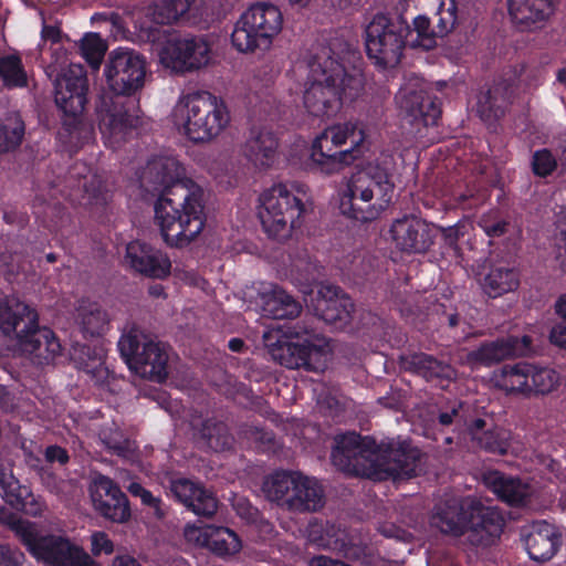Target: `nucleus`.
<instances>
[{
	"label": "nucleus",
	"instance_id": "obj_15",
	"mask_svg": "<svg viewBox=\"0 0 566 566\" xmlns=\"http://www.w3.org/2000/svg\"><path fill=\"white\" fill-rule=\"evenodd\" d=\"M155 52L165 69L180 74L206 67L212 60L211 45L201 35L168 34Z\"/></svg>",
	"mask_w": 566,
	"mask_h": 566
},
{
	"label": "nucleus",
	"instance_id": "obj_22",
	"mask_svg": "<svg viewBox=\"0 0 566 566\" xmlns=\"http://www.w3.org/2000/svg\"><path fill=\"white\" fill-rule=\"evenodd\" d=\"M255 291L254 308L263 316L275 319L293 318L301 312L300 303L275 283L261 282Z\"/></svg>",
	"mask_w": 566,
	"mask_h": 566
},
{
	"label": "nucleus",
	"instance_id": "obj_14",
	"mask_svg": "<svg viewBox=\"0 0 566 566\" xmlns=\"http://www.w3.org/2000/svg\"><path fill=\"white\" fill-rule=\"evenodd\" d=\"M492 382L506 394L531 397L556 390L560 385V376L552 368L520 361L495 370Z\"/></svg>",
	"mask_w": 566,
	"mask_h": 566
},
{
	"label": "nucleus",
	"instance_id": "obj_16",
	"mask_svg": "<svg viewBox=\"0 0 566 566\" xmlns=\"http://www.w3.org/2000/svg\"><path fill=\"white\" fill-rule=\"evenodd\" d=\"M104 74L116 95H130L144 86L146 63L137 52L119 48L111 52Z\"/></svg>",
	"mask_w": 566,
	"mask_h": 566
},
{
	"label": "nucleus",
	"instance_id": "obj_23",
	"mask_svg": "<svg viewBox=\"0 0 566 566\" xmlns=\"http://www.w3.org/2000/svg\"><path fill=\"white\" fill-rule=\"evenodd\" d=\"M522 541L528 556L536 562L551 559L562 543L556 527L545 521H538L524 527Z\"/></svg>",
	"mask_w": 566,
	"mask_h": 566
},
{
	"label": "nucleus",
	"instance_id": "obj_54",
	"mask_svg": "<svg viewBox=\"0 0 566 566\" xmlns=\"http://www.w3.org/2000/svg\"><path fill=\"white\" fill-rule=\"evenodd\" d=\"M531 164L534 175L538 177H547L552 175L559 166L554 154L547 148L534 151Z\"/></svg>",
	"mask_w": 566,
	"mask_h": 566
},
{
	"label": "nucleus",
	"instance_id": "obj_51",
	"mask_svg": "<svg viewBox=\"0 0 566 566\" xmlns=\"http://www.w3.org/2000/svg\"><path fill=\"white\" fill-rule=\"evenodd\" d=\"M101 438L108 449L123 458H130L136 450L135 443L124 438L117 428L102 430Z\"/></svg>",
	"mask_w": 566,
	"mask_h": 566
},
{
	"label": "nucleus",
	"instance_id": "obj_30",
	"mask_svg": "<svg viewBox=\"0 0 566 566\" xmlns=\"http://www.w3.org/2000/svg\"><path fill=\"white\" fill-rule=\"evenodd\" d=\"M552 12V0H509L510 17L523 31L541 28Z\"/></svg>",
	"mask_w": 566,
	"mask_h": 566
},
{
	"label": "nucleus",
	"instance_id": "obj_10",
	"mask_svg": "<svg viewBox=\"0 0 566 566\" xmlns=\"http://www.w3.org/2000/svg\"><path fill=\"white\" fill-rule=\"evenodd\" d=\"M410 25L400 17L376 13L365 27V48L368 59L378 67L399 64L407 45Z\"/></svg>",
	"mask_w": 566,
	"mask_h": 566
},
{
	"label": "nucleus",
	"instance_id": "obj_62",
	"mask_svg": "<svg viewBox=\"0 0 566 566\" xmlns=\"http://www.w3.org/2000/svg\"><path fill=\"white\" fill-rule=\"evenodd\" d=\"M24 555L10 546L0 545V566H22Z\"/></svg>",
	"mask_w": 566,
	"mask_h": 566
},
{
	"label": "nucleus",
	"instance_id": "obj_2",
	"mask_svg": "<svg viewBox=\"0 0 566 566\" xmlns=\"http://www.w3.org/2000/svg\"><path fill=\"white\" fill-rule=\"evenodd\" d=\"M332 462L340 471L371 479L410 478L417 474L420 451L406 440L377 443L370 437L355 432L338 434L334 439Z\"/></svg>",
	"mask_w": 566,
	"mask_h": 566
},
{
	"label": "nucleus",
	"instance_id": "obj_32",
	"mask_svg": "<svg viewBox=\"0 0 566 566\" xmlns=\"http://www.w3.org/2000/svg\"><path fill=\"white\" fill-rule=\"evenodd\" d=\"M286 503L291 512H315L324 504L323 489L315 479L297 472L292 495Z\"/></svg>",
	"mask_w": 566,
	"mask_h": 566
},
{
	"label": "nucleus",
	"instance_id": "obj_39",
	"mask_svg": "<svg viewBox=\"0 0 566 566\" xmlns=\"http://www.w3.org/2000/svg\"><path fill=\"white\" fill-rule=\"evenodd\" d=\"M412 3L416 9L434 8L437 29L440 35L449 34L457 24L458 8L455 0H405Z\"/></svg>",
	"mask_w": 566,
	"mask_h": 566
},
{
	"label": "nucleus",
	"instance_id": "obj_29",
	"mask_svg": "<svg viewBox=\"0 0 566 566\" xmlns=\"http://www.w3.org/2000/svg\"><path fill=\"white\" fill-rule=\"evenodd\" d=\"M310 306L317 316L329 324L346 323L353 308L350 300L340 295L339 290L332 285H322Z\"/></svg>",
	"mask_w": 566,
	"mask_h": 566
},
{
	"label": "nucleus",
	"instance_id": "obj_49",
	"mask_svg": "<svg viewBox=\"0 0 566 566\" xmlns=\"http://www.w3.org/2000/svg\"><path fill=\"white\" fill-rule=\"evenodd\" d=\"M192 0H163L153 10V18L158 24H169L188 12Z\"/></svg>",
	"mask_w": 566,
	"mask_h": 566
},
{
	"label": "nucleus",
	"instance_id": "obj_11",
	"mask_svg": "<svg viewBox=\"0 0 566 566\" xmlns=\"http://www.w3.org/2000/svg\"><path fill=\"white\" fill-rule=\"evenodd\" d=\"M13 528L28 551L52 566H102L81 546L60 535H41L28 521H18Z\"/></svg>",
	"mask_w": 566,
	"mask_h": 566
},
{
	"label": "nucleus",
	"instance_id": "obj_63",
	"mask_svg": "<svg viewBox=\"0 0 566 566\" xmlns=\"http://www.w3.org/2000/svg\"><path fill=\"white\" fill-rule=\"evenodd\" d=\"M549 340L554 345L566 349V322H560L553 326L549 333Z\"/></svg>",
	"mask_w": 566,
	"mask_h": 566
},
{
	"label": "nucleus",
	"instance_id": "obj_1",
	"mask_svg": "<svg viewBox=\"0 0 566 566\" xmlns=\"http://www.w3.org/2000/svg\"><path fill=\"white\" fill-rule=\"evenodd\" d=\"M357 53L340 38L319 45L307 63L303 107L316 118L337 114L343 103L356 99L364 90L361 72L354 66Z\"/></svg>",
	"mask_w": 566,
	"mask_h": 566
},
{
	"label": "nucleus",
	"instance_id": "obj_60",
	"mask_svg": "<svg viewBox=\"0 0 566 566\" xmlns=\"http://www.w3.org/2000/svg\"><path fill=\"white\" fill-rule=\"evenodd\" d=\"M233 507L237 514L247 523L255 524L260 521V513L258 509L244 497H238L233 502Z\"/></svg>",
	"mask_w": 566,
	"mask_h": 566
},
{
	"label": "nucleus",
	"instance_id": "obj_18",
	"mask_svg": "<svg viewBox=\"0 0 566 566\" xmlns=\"http://www.w3.org/2000/svg\"><path fill=\"white\" fill-rule=\"evenodd\" d=\"M39 325L36 311L15 296L0 301V331L12 349Z\"/></svg>",
	"mask_w": 566,
	"mask_h": 566
},
{
	"label": "nucleus",
	"instance_id": "obj_34",
	"mask_svg": "<svg viewBox=\"0 0 566 566\" xmlns=\"http://www.w3.org/2000/svg\"><path fill=\"white\" fill-rule=\"evenodd\" d=\"M513 94L514 88L511 84L499 83L478 96L476 111L485 120L497 118L504 114Z\"/></svg>",
	"mask_w": 566,
	"mask_h": 566
},
{
	"label": "nucleus",
	"instance_id": "obj_12",
	"mask_svg": "<svg viewBox=\"0 0 566 566\" xmlns=\"http://www.w3.org/2000/svg\"><path fill=\"white\" fill-rule=\"evenodd\" d=\"M282 27L283 15L275 4L256 2L249 7L234 24L231 34L232 45L242 53L266 50Z\"/></svg>",
	"mask_w": 566,
	"mask_h": 566
},
{
	"label": "nucleus",
	"instance_id": "obj_7",
	"mask_svg": "<svg viewBox=\"0 0 566 566\" xmlns=\"http://www.w3.org/2000/svg\"><path fill=\"white\" fill-rule=\"evenodd\" d=\"M431 524L442 533L455 536L470 531L486 545L500 535L503 520L494 509L474 497L452 496L436 505Z\"/></svg>",
	"mask_w": 566,
	"mask_h": 566
},
{
	"label": "nucleus",
	"instance_id": "obj_55",
	"mask_svg": "<svg viewBox=\"0 0 566 566\" xmlns=\"http://www.w3.org/2000/svg\"><path fill=\"white\" fill-rule=\"evenodd\" d=\"M556 229L555 260L558 266L566 272V206L557 214Z\"/></svg>",
	"mask_w": 566,
	"mask_h": 566
},
{
	"label": "nucleus",
	"instance_id": "obj_45",
	"mask_svg": "<svg viewBox=\"0 0 566 566\" xmlns=\"http://www.w3.org/2000/svg\"><path fill=\"white\" fill-rule=\"evenodd\" d=\"M29 494V488L21 485L14 476L12 469L0 465V496L11 507L21 504L24 496Z\"/></svg>",
	"mask_w": 566,
	"mask_h": 566
},
{
	"label": "nucleus",
	"instance_id": "obj_4",
	"mask_svg": "<svg viewBox=\"0 0 566 566\" xmlns=\"http://www.w3.org/2000/svg\"><path fill=\"white\" fill-rule=\"evenodd\" d=\"M154 211L164 241L175 248L187 247L206 227L205 191L195 184H176L158 197Z\"/></svg>",
	"mask_w": 566,
	"mask_h": 566
},
{
	"label": "nucleus",
	"instance_id": "obj_25",
	"mask_svg": "<svg viewBox=\"0 0 566 566\" xmlns=\"http://www.w3.org/2000/svg\"><path fill=\"white\" fill-rule=\"evenodd\" d=\"M350 151L340 149L329 128L326 127L312 143L311 159L322 172L331 175L344 165L353 163Z\"/></svg>",
	"mask_w": 566,
	"mask_h": 566
},
{
	"label": "nucleus",
	"instance_id": "obj_38",
	"mask_svg": "<svg viewBox=\"0 0 566 566\" xmlns=\"http://www.w3.org/2000/svg\"><path fill=\"white\" fill-rule=\"evenodd\" d=\"M329 133L335 137L336 144L339 148L349 144V147L345 150H352L350 157L353 161L356 160L364 151L366 133L355 122L338 123L328 126Z\"/></svg>",
	"mask_w": 566,
	"mask_h": 566
},
{
	"label": "nucleus",
	"instance_id": "obj_31",
	"mask_svg": "<svg viewBox=\"0 0 566 566\" xmlns=\"http://www.w3.org/2000/svg\"><path fill=\"white\" fill-rule=\"evenodd\" d=\"M277 139L265 128H252L243 146V156L256 168L270 167L277 150Z\"/></svg>",
	"mask_w": 566,
	"mask_h": 566
},
{
	"label": "nucleus",
	"instance_id": "obj_42",
	"mask_svg": "<svg viewBox=\"0 0 566 566\" xmlns=\"http://www.w3.org/2000/svg\"><path fill=\"white\" fill-rule=\"evenodd\" d=\"M242 548L239 536L230 528L214 526L211 532L208 549L220 557L233 556Z\"/></svg>",
	"mask_w": 566,
	"mask_h": 566
},
{
	"label": "nucleus",
	"instance_id": "obj_37",
	"mask_svg": "<svg viewBox=\"0 0 566 566\" xmlns=\"http://www.w3.org/2000/svg\"><path fill=\"white\" fill-rule=\"evenodd\" d=\"M297 471H276L265 476L262 483L264 496L276 503L280 507L287 510V503L293 492L295 475Z\"/></svg>",
	"mask_w": 566,
	"mask_h": 566
},
{
	"label": "nucleus",
	"instance_id": "obj_17",
	"mask_svg": "<svg viewBox=\"0 0 566 566\" xmlns=\"http://www.w3.org/2000/svg\"><path fill=\"white\" fill-rule=\"evenodd\" d=\"M396 101L410 120L420 122L424 126L434 125L440 116L439 104L429 96L427 84L418 76L406 80Z\"/></svg>",
	"mask_w": 566,
	"mask_h": 566
},
{
	"label": "nucleus",
	"instance_id": "obj_27",
	"mask_svg": "<svg viewBox=\"0 0 566 566\" xmlns=\"http://www.w3.org/2000/svg\"><path fill=\"white\" fill-rule=\"evenodd\" d=\"M12 350L27 356L36 365H46L60 355L61 345L52 331L38 325L30 336L17 343Z\"/></svg>",
	"mask_w": 566,
	"mask_h": 566
},
{
	"label": "nucleus",
	"instance_id": "obj_6",
	"mask_svg": "<svg viewBox=\"0 0 566 566\" xmlns=\"http://www.w3.org/2000/svg\"><path fill=\"white\" fill-rule=\"evenodd\" d=\"M263 338L271 357L290 369L324 371L331 358L329 340L306 327L272 329L264 333Z\"/></svg>",
	"mask_w": 566,
	"mask_h": 566
},
{
	"label": "nucleus",
	"instance_id": "obj_64",
	"mask_svg": "<svg viewBox=\"0 0 566 566\" xmlns=\"http://www.w3.org/2000/svg\"><path fill=\"white\" fill-rule=\"evenodd\" d=\"M63 35L59 27L43 24L41 31V40L43 43L51 42L52 44L56 45L60 44Z\"/></svg>",
	"mask_w": 566,
	"mask_h": 566
},
{
	"label": "nucleus",
	"instance_id": "obj_50",
	"mask_svg": "<svg viewBox=\"0 0 566 566\" xmlns=\"http://www.w3.org/2000/svg\"><path fill=\"white\" fill-rule=\"evenodd\" d=\"M80 50L86 62L98 69L106 52V44L97 33H88L82 38Z\"/></svg>",
	"mask_w": 566,
	"mask_h": 566
},
{
	"label": "nucleus",
	"instance_id": "obj_53",
	"mask_svg": "<svg viewBox=\"0 0 566 566\" xmlns=\"http://www.w3.org/2000/svg\"><path fill=\"white\" fill-rule=\"evenodd\" d=\"M510 433L501 428L486 429L483 438H479V444L485 450L504 454L509 451Z\"/></svg>",
	"mask_w": 566,
	"mask_h": 566
},
{
	"label": "nucleus",
	"instance_id": "obj_33",
	"mask_svg": "<svg viewBox=\"0 0 566 566\" xmlns=\"http://www.w3.org/2000/svg\"><path fill=\"white\" fill-rule=\"evenodd\" d=\"M483 482L499 499L510 505H522L532 494V488L520 479L506 476L499 471H488Z\"/></svg>",
	"mask_w": 566,
	"mask_h": 566
},
{
	"label": "nucleus",
	"instance_id": "obj_46",
	"mask_svg": "<svg viewBox=\"0 0 566 566\" xmlns=\"http://www.w3.org/2000/svg\"><path fill=\"white\" fill-rule=\"evenodd\" d=\"M410 364L417 373L427 379H452L455 377V371L451 366L442 364L434 359L432 356L426 354L413 355L411 357Z\"/></svg>",
	"mask_w": 566,
	"mask_h": 566
},
{
	"label": "nucleus",
	"instance_id": "obj_47",
	"mask_svg": "<svg viewBox=\"0 0 566 566\" xmlns=\"http://www.w3.org/2000/svg\"><path fill=\"white\" fill-rule=\"evenodd\" d=\"M0 78L8 87H23L27 85V73L18 55L0 56Z\"/></svg>",
	"mask_w": 566,
	"mask_h": 566
},
{
	"label": "nucleus",
	"instance_id": "obj_48",
	"mask_svg": "<svg viewBox=\"0 0 566 566\" xmlns=\"http://www.w3.org/2000/svg\"><path fill=\"white\" fill-rule=\"evenodd\" d=\"M308 542L318 547L337 548L340 538L336 536L333 525L324 524L322 521H310L304 530Z\"/></svg>",
	"mask_w": 566,
	"mask_h": 566
},
{
	"label": "nucleus",
	"instance_id": "obj_59",
	"mask_svg": "<svg viewBox=\"0 0 566 566\" xmlns=\"http://www.w3.org/2000/svg\"><path fill=\"white\" fill-rule=\"evenodd\" d=\"M91 553L93 556L102 554L111 555L114 552V543L105 532L96 531L91 534Z\"/></svg>",
	"mask_w": 566,
	"mask_h": 566
},
{
	"label": "nucleus",
	"instance_id": "obj_61",
	"mask_svg": "<svg viewBox=\"0 0 566 566\" xmlns=\"http://www.w3.org/2000/svg\"><path fill=\"white\" fill-rule=\"evenodd\" d=\"M13 509L21 510L32 516H40L46 510V505L41 497L35 496L29 490V494L22 499L21 504L13 506Z\"/></svg>",
	"mask_w": 566,
	"mask_h": 566
},
{
	"label": "nucleus",
	"instance_id": "obj_5",
	"mask_svg": "<svg viewBox=\"0 0 566 566\" xmlns=\"http://www.w3.org/2000/svg\"><path fill=\"white\" fill-rule=\"evenodd\" d=\"M53 61L46 66V74L54 78V97L60 109L67 116L61 136L66 134V143L74 148L90 140L93 129L81 119L86 104L87 78L81 64L71 63L66 66V50L54 49Z\"/></svg>",
	"mask_w": 566,
	"mask_h": 566
},
{
	"label": "nucleus",
	"instance_id": "obj_43",
	"mask_svg": "<svg viewBox=\"0 0 566 566\" xmlns=\"http://www.w3.org/2000/svg\"><path fill=\"white\" fill-rule=\"evenodd\" d=\"M24 135V123L17 113H11L0 119V153L18 147Z\"/></svg>",
	"mask_w": 566,
	"mask_h": 566
},
{
	"label": "nucleus",
	"instance_id": "obj_24",
	"mask_svg": "<svg viewBox=\"0 0 566 566\" xmlns=\"http://www.w3.org/2000/svg\"><path fill=\"white\" fill-rule=\"evenodd\" d=\"M125 262L135 271L157 279L167 276L171 266L163 252L140 241L127 244Z\"/></svg>",
	"mask_w": 566,
	"mask_h": 566
},
{
	"label": "nucleus",
	"instance_id": "obj_28",
	"mask_svg": "<svg viewBox=\"0 0 566 566\" xmlns=\"http://www.w3.org/2000/svg\"><path fill=\"white\" fill-rule=\"evenodd\" d=\"M169 490L177 501L197 515L212 516L217 512L216 497L197 482L188 479L172 480Z\"/></svg>",
	"mask_w": 566,
	"mask_h": 566
},
{
	"label": "nucleus",
	"instance_id": "obj_19",
	"mask_svg": "<svg viewBox=\"0 0 566 566\" xmlns=\"http://www.w3.org/2000/svg\"><path fill=\"white\" fill-rule=\"evenodd\" d=\"M91 499L94 509L112 522L125 523L130 517L127 497L107 476L99 475L94 479Z\"/></svg>",
	"mask_w": 566,
	"mask_h": 566
},
{
	"label": "nucleus",
	"instance_id": "obj_41",
	"mask_svg": "<svg viewBox=\"0 0 566 566\" xmlns=\"http://www.w3.org/2000/svg\"><path fill=\"white\" fill-rule=\"evenodd\" d=\"M518 286L517 273L506 266H494L484 277L483 290L491 297H497L516 290Z\"/></svg>",
	"mask_w": 566,
	"mask_h": 566
},
{
	"label": "nucleus",
	"instance_id": "obj_35",
	"mask_svg": "<svg viewBox=\"0 0 566 566\" xmlns=\"http://www.w3.org/2000/svg\"><path fill=\"white\" fill-rule=\"evenodd\" d=\"M76 323L85 336L97 337L107 333L111 318L95 302L81 301L76 308Z\"/></svg>",
	"mask_w": 566,
	"mask_h": 566
},
{
	"label": "nucleus",
	"instance_id": "obj_52",
	"mask_svg": "<svg viewBox=\"0 0 566 566\" xmlns=\"http://www.w3.org/2000/svg\"><path fill=\"white\" fill-rule=\"evenodd\" d=\"M202 436L207 440L208 447L214 451L226 450L232 444V437L223 423L209 422L205 424Z\"/></svg>",
	"mask_w": 566,
	"mask_h": 566
},
{
	"label": "nucleus",
	"instance_id": "obj_58",
	"mask_svg": "<svg viewBox=\"0 0 566 566\" xmlns=\"http://www.w3.org/2000/svg\"><path fill=\"white\" fill-rule=\"evenodd\" d=\"M478 223L485 234L491 238L503 235L507 228V222L493 212L483 214Z\"/></svg>",
	"mask_w": 566,
	"mask_h": 566
},
{
	"label": "nucleus",
	"instance_id": "obj_44",
	"mask_svg": "<svg viewBox=\"0 0 566 566\" xmlns=\"http://www.w3.org/2000/svg\"><path fill=\"white\" fill-rule=\"evenodd\" d=\"M411 34H408L407 45L430 50L436 46V36L439 35L438 29H431L430 20L427 15L419 14L412 21Z\"/></svg>",
	"mask_w": 566,
	"mask_h": 566
},
{
	"label": "nucleus",
	"instance_id": "obj_21",
	"mask_svg": "<svg viewBox=\"0 0 566 566\" xmlns=\"http://www.w3.org/2000/svg\"><path fill=\"white\" fill-rule=\"evenodd\" d=\"M99 116V129L104 142L112 148L119 147L137 123V118L127 113L119 96L111 98L109 103L104 98Z\"/></svg>",
	"mask_w": 566,
	"mask_h": 566
},
{
	"label": "nucleus",
	"instance_id": "obj_57",
	"mask_svg": "<svg viewBox=\"0 0 566 566\" xmlns=\"http://www.w3.org/2000/svg\"><path fill=\"white\" fill-rule=\"evenodd\" d=\"M127 490L132 495L138 496L145 505H148L151 509H154V512L157 517L161 518L165 516V512L161 509L160 499L155 497L148 490L144 489L139 483L132 482L129 485H127Z\"/></svg>",
	"mask_w": 566,
	"mask_h": 566
},
{
	"label": "nucleus",
	"instance_id": "obj_9",
	"mask_svg": "<svg viewBox=\"0 0 566 566\" xmlns=\"http://www.w3.org/2000/svg\"><path fill=\"white\" fill-rule=\"evenodd\" d=\"M306 188L298 184H275L260 196L259 218L263 230L283 241L301 226Z\"/></svg>",
	"mask_w": 566,
	"mask_h": 566
},
{
	"label": "nucleus",
	"instance_id": "obj_13",
	"mask_svg": "<svg viewBox=\"0 0 566 566\" xmlns=\"http://www.w3.org/2000/svg\"><path fill=\"white\" fill-rule=\"evenodd\" d=\"M117 346L128 368L136 375L158 382L166 379L168 353L165 345L132 326L123 333Z\"/></svg>",
	"mask_w": 566,
	"mask_h": 566
},
{
	"label": "nucleus",
	"instance_id": "obj_20",
	"mask_svg": "<svg viewBox=\"0 0 566 566\" xmlns=\"http://www.w3.org/2000/svg\"><path fill=\"white\" fill-rule=\"evenodd\" d=\"M533 338L528 335L522 337L510 336L485 343L478 349L467 354L465 364L472 368L490 366L511 356H526L533 352Z\"/></svg>",
	"mask_w": 566,
	"mask_h": 566
},
{
	"label": "nucleus",
	"instance_id": "obj_3",
	"mask_svg": "<svg viewBox=\"0 0 566 566\" xmlns=\"http://www.w3.org/2000/svg\"><path fill=\"white\" fill-rule=\"evenodd\" d=\"M395 166L394 155L381 151L357 169L348 179L346 190L340 197V212L361 222L378 219L392 199Z\"/></svg>",
	"mask_w": 566,
	"mask_h": 566
},
{
	"label": "nucleus",
	"instance_id": "obj_56",
	"mask_svg": "<svg viewBox=\"0 0 566 566\" xmlns=\"http://www.w3.org/2000/svg\"><path fill=\"white\" fill-rule=\"evenodd\" d=\"M212 528L213 525L187 524L184 530V536L187 543L196 547L208 548Z\"/></svg>",
	"mask_w": 566,
	"mask_h": 566
},
{
	"label": "nucleus",
	"instance_id": "obj_26",
	"mask_svg": "<svg viewBox=\"0 0 566 566\" xmlns=\"http://www.w3.org/2000/svg\"><path fill=\"white\" fill-rule=\"evenodd\" d=\"M391 239L401 251L420 253L431 244L428 226L416 217L396 220L390 228Z\"/></svg>",
	"mask_w": 566,
	"mask_h": 566
},
{
	"label": "nucleus",
	"instance_id": "obj_40",
	"mask_svg": "<svg viewBox=\"0 0 566 566\" xmlns=\"http://www.w3.org/2000/svg\"><path fill=\"white\" fill-rule=\"evenodd\" d=\"M105 349L102 346L83 347L81 350L80 365L91 380L97 385L103 386L108 384L111 374L105 366Z\"/></svg>",
	"mask_w": 566,
	"mask_h": 566
},
{
	"label": "nucleus",
	"instance_id": "obj_36",
	"mask_svg": "<svg viewBox=\"0 0 566 566\" xmlns=\"http://www.w3.org/2000/svg\"><path fill=\"white\" fill-rule=\"evenodd\" d=\"M184 175V168L172 157H158L151 159L142 177V181L154 186V189L166 186L179 179Z\"/></svg>",
	"mask_w": 566,
	"mask_h": 566
},
{
	"label": "nucleus",
	"instance_id": "obj_8",
	"mask_svg": "<svg viewBox=\"0 0 566 566\" xmlns=\"http://www.w3.org/2000/svg\"><path fill=\"white\" fill-rule=\"evenodd\" d=\"M171 116L177 130L195 143L216 138L230 122L224 102L209 93L180 97Z\"/></svg>",
	"mask_w": 566,
	"mask_h": 566
}]
</instances>
